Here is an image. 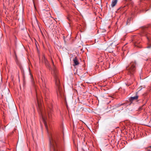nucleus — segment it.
Returning <instances> with one entry per match:
<instances>
[{
    "label": "nucleus",
    "instance_id": "f257e3e1",
    "mask_svg": "<svg viewBox=\"0 0 151 151\" xmlns=\"http://www.w3.org/2000/svg\"><path fill=\"white\" fill-rule=\"evenodd\" d=\"M44 124L49 137L50 145L51 150L52 151H58V136L56 133L52 132V127L49 125V127L46 122Z\"/></svg>",
    "mask_w": 151,
    "mask_h": 151
},
{
    "label": "nucleus",
    "instance_id": "f03ea898",
    "mask_svg": "<svg viewBox=\"0 0 151 151\" xmlns=\"http://www.w3.org/2000/svg\"><path fill=\"white\" fill-rule=\"evenodd\" d=\"M51 62L52 66L51 70H52L53 75L55 78V83L57 87V94L58 96L59 97L60 96L63 99H64L65 101V96L64 94V93L63 91L62 88L60 87V80L58 75V71L56 67L55 66L54 62L52 58H51Z\"/></svg>",
    "mask_w": 151,
    "mask_h": 151
},
{
    "label": "nucleus",
    "instance_id": "7ed1b4c3",
    "mask_svg": "<svg viewBox=\"0 0 151 151\" xmlns=\"http://www.w3.org/2000/svg\"><path fill=\"white\" fill-rule=\"evenodd\" d=\"M41 79L42 83L40 84V86L42 92L43 98L47 102L49 99L50 91L48 88L46 86V81L45 80L43 81L42 78Z\"/></svg>",
    "mask_w": 151,
    "mask_h": 151
},
{
    "label": "nucleus",
    "instance_id": "20e7f679",
    "mask_svg": "<svg viewBox=\"0 0 151 151\" xmlns=\"http://www.w3.org/2000/svg\"><path fill=\"white\" fill-rule=\"evenodd\" d=\"M37 103L38 104V105L39 106V109L40 110V112L41 113V116L42 117L43 120L45 118V117L46 118L48 116L49 118H50L51 116V112L52 111V105H51V107L50 106H48L49 109H47V112H43L40 108V104L39 103V101L38 100V99L37 97Z\"/></svg>",
    "mask_w": 151,
    "mask_h": 151
},
{
    "label": "nucleus",
    "instance_id": "39448f33",
    "mask_svg": "<svg viewBox=\"0 0 151 151\" xmlns=\"http://www.w3.org/2000/svg\"><path fill=\"white\" fill-rule=\"evenodd\" d=\"M136 63L135 62L132 61L129 65L126 67V69L127 74L130 76H132L135 71Z\"/></svg>",
    "mask_w": 151,
    "mask_h": 151
},
{
    "label": "nucleus",
    "instance_id": "423d86ee",
    "mask_svg": "<svg viewBox=\"0 0 151 151\" xmlns=\"http://www.w3.org/2000/svg\"><path fill=\"white\" fill-rule=\"evenodd\" d=\"M147 28L146 27H143L142 29L141 30V35L142 36H145L146 37L147 40L148 42V46H147V47L148 48H150L151 47V45H149V42L150 41V38L149 35L147 34L146 31L147 29Z\"/></svg>",
    "mask_w": 151,
    "mask_h": 151
},
{
    "label": "nucleus",
    "instance_id": "0eeeda50",
    "mask_svg": "<svg viewBox=\"0 0 151 151\" xmlns=\"http://www.w3.org/2000/svg\"><path fill=\"white\" fill-rule=\"evenodd\" d=\"M140 41V39L136 37L134 38V39L133 40V43L134 46L139 48L142 47V46L139 44Z\"/></svg>",
    "mask_w": 151,
    "mask_h": 151
},
{
    "label": "nucleus",
    "instance_id": "6e6552de",
    "mask_svg": "<svg viewBox=\"0 0 151 151\" xmlns=\"http://www.w3.org/2000/svg\"><path fill=\"white\" fill-rule=\"evenodd\" d=\"M42 62L44 63L45 66L47 67L50 70L52 69V67L49 64L47 60L45 58L44 56H43L42 57Z\"/></svg>",
    "mask_w": 151,
    "mask_h": 151
},
{
    "label": "nucleus",
    "instance_id": "1a4fd4ad",
    "mask_svg": "<svg viewBox=\"0 0 151 151\" xmlns=\"http://www.w3.org/2000/svg\"><path fill=\"white\" fill-rule=\"evenodd\" d=\"M72 19V17L69 14L68 15V16H67V22H68V23L70 27L71 26Z\"/></svg>",
    "mask_w": 151,
    "mask_h": 151
},
{
    "label": "nucleus",
    "instance_id": "9d476101",
    "mask_svg": "<svg viewBox=\"0 0 151 151\" xmlns=\"http://www.w3.org/2000/svg\"><path fill=\"white\" fill-rule=\"evenodd\" d=\"M139 97L137 93H136V95L133 97H131L129 98V100L130 102H132L133 101L137 100Z\"/></svg>",
    "mask_w": 151,
    "mask_h": 151
},
{
    "label": "nucleus",
    "instance_id": "9b49d317",
    "mask_svg": "<svg viewBox=\"0 0 151 151\" xmlns=\"http://www.w3.org/2000/svg\"><path fill=\"white\" fill-rule=\"evenodd\" d=\"M73 61L74 65H77L79 64V63L77 57H75L73 58Z\"/></svg>",
    "mask_w": 151,
    "mask_h": 151
},
{
    "label": "nucleus",
    "instance_id": "f8f14e48",
    "mask_svg": "<svg viewBox=\"0 0 151 151\" xmlns=\"http://www.w3.org/2000/svg\"><path fill=\"white\" fill-rule=\"evenodd\" d=\"M31 81L32 84L33 86H34V87L35 88V89H36V85L35 83V82L34 81V78L32 75H31Z\"/></svg>",
    "mask_w": 151,
    "mask_h": 151
},
{
    "label": "nucleus",
    "instance_id": "ddd939ff",
    "mask_svg": "<svg viewBox=\"0 0 151 151\" xmlns=\"http://www.w3.org/2000/svg\"><path fill=\"white\" fill-rule=\"evenodd\" d=\"M117 2V0H113L111 6L112 7H114L116 4Z\"/></svg>",
    "mask_w": 151,
    "mask_h": 151
},
{
    "label": "nucleus",
    "instance_id": "4468645a",
    "mask_svg": "<svg viewBox=\"0 0 151 151\" xmlns=\"http://www.w3.org/2000/svg\"><path fill=\"white\" fill-rule=\"evenodd\" d=\"M61 127L62 129V132L63 134V140H64V127H63V124H62L61 126Z\"/></svg>",
    "mask_w": 151,
    "mask_h": 151
},
{
    "label": "nucleus",
    "instance_id": "2eb2a0df",
    "mask_svg": "<svg viewBox=\"0 0 151 151\" xmlns=\"http://www.w3.org/2000/svg\"><path fill=\"white\" fill-rule=\"evenodd\" d=\"M131 18H130V19H128L127 21V23H130V22L131 20Z\"/></svg>",
    "mask_w": 151,
    "mask_h": 151
},
{
    "label": "nucleus",
    "instance_id": "dca6fc26",
    "mask_svg": "<svg viewBox=\"0 0 151 151\" xmlns=\"http://www.w3.org/2000/svg\"><path fill=\"white\" fill-rule=\"evenodd\" d=\"M2 125L1 121L0 120V127H1Z\"/></svg>",
    "mask_w": 151,
    "mask_h": 151
},
{
    "label": "nucleus",
    "instance_id": "f3484780",
    "mask_svg": "<svg viewBox=\"0 0 151 151\" xmlns=\"http://www.w3.org/2000/svg\"><path fill=\"white\" fill-rule=\"evenodd\" d=\"M126 1L130 2L132 0H125Z\"/></svg>",
    "mask_w": 151,
    "mask_h": 151
},
{
    "label": "nucleus",
    "instance_id": "a211bd4d",
    "mask_svg": "<svg viewBox=\"0 0 151 151\" xmlns=\"http://www.w3.org/2000/svg\"><path fill=\"white\" fill-rule=\"evenodd\" d=\"M63 40H64V42H65V37L64 36H63Z\"/></svg>",
    "mask_w": 151,
    "mask_h": 151
},
{
    "label": "nucleus",
    "instance_id": "6ab92c4d",
    "mask_svg": "<svg viewBox=\"0 0 151 151\" xmlns=\"http://www.w3.org/2000/svg\"><path fill=\"white\" fill-rule=\"evenodd\" d=\"M142 107H140L139 108L140 110H141L142 109Z\"/></svg>",
    "mask_w": 151,
    "mask_h": 151
},
{
    "label": "nucleus",
    "instance_id": "aec40b11",
    "mask_svg": "<svg viewBox=\"0 0 151 151\" xmlns=\"http://www.w3.org/2000/svg\"><path fill=\"white\" fill-rule=\"evenodd\" d=\"M149 147V148H151V146H149V147Z\"/></svg>",
    "mask_w": 151,
    "mask_h": 151
},
{
    "label": "nucleus",
    "instance_id": "412c9836",
    "mask_svg": "<svg viewBox=\"0 0 151 151\" xmlns=\"http://www.w3.org/2000/svg\"><path fill=\"white\" fill-rule=\"evenodd\" d=\"M126 6H124L123 7L124 8L125 7H126Z\"/></svg>",
    "mask_w": 151,
    "mask_h": 151
},
{
    "label": "nucleus",
    "instance_id": "4be33fe9",
    "mask_svg": "<svg viewBox=\"0 0 151 151\" xmlns=\"http://www.w3.org/2000/svg\"><path fill=\"white\" fill-rule=\"evenodd\" d=\"M123 104H121V105H123Z\"/></svg>",
    "mask_w": 151,
    "mask_h": 151
},
{
    "label": "nucleus",
    "instance_id": "5701e85b",
    "mask_svg": "<svg viewBox=\"0 0 151 151\" xmlns=\"http://www.w3.org/2000/svg\"><path fill=\"white\" fill-rule=\"evenodd\" d=\"M147 151H150V150H148Z\"/></svg>",
    "mask_w": 151,
    "mask_h": 151
},
{
    "label": "nucleus",
    "instance_id": "b1692460",
    "mask_svg": "<svg viewBox=\"0 0 151 151\" xmlns=\"http://www.w3.org/2000/svg\"><path fill=\"white\" fill-rule=\"evenodd\" d=\"M66 106H67V104Z\"/></svg>",
    "mask_w": 151,
    "mask_h": 151
}]
</instances>
